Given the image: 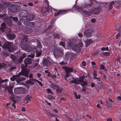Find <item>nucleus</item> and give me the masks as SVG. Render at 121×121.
Masks as SVG:
<instances>
[{
  "label": "nucleus",
  "instance_id": "1",
  "mask_svg": "<svg viewBox=\"0 0 121 121\" xmlns=\"http://www.w3.org/2000/svg\"><path fill=\"white\" fill-rule=\"evenodd\" d=\"M92 3V2L90 1V3L89 4H84L82 5V7L79 6H76L74 8L75 11L80 12V13H82L88 16H90L92 13L96 14L99 13L101 9L99 7L95 8L92 9L91 12L83 10V8H90Z\"/></svg>",
  "mask_w": 121,
  "mask_h": 121
},
{
  "label": "nucleus",
  "instance_id": "2",
  "mask_svg": "<svg viewBox=\"0 0 121 121\" xmlns=\"http://www.w3.org/2000/svg\"><path fill=\"white\" fill-rule=\"evenodd\" d=\"M65 69L66 72V75L65 78V80H67L68 81H69V80H70L69 82L70 83H73L76 84H80L82 86L87 84V82L83 80L84 77L83 76L80 77L78 79H73V77L71 78L70 79L68 78L67 77H69V73L70 72H72L73 69L71 68L66 67H65Z\"/></svg>",
  "mask_w": 121,
  "mask_h": 121
},
{
  "label": "nucleus",
  "instance_id": "3",
  "mask_svg": "<svg viewBox=\"0 0 121 121\" xmlns=\"http://www.w3.org/2000/svg\"><path fill=\"white\" fill-rule=\"evenodd\" d=\"M22 71L20 72L17 75H14L10 78V79L12 81H14L15 80H16L18 79V77L20 75H22L25 76L26 77H28V76L29 74V71L28 69L24 68L21 66Z\"/></svg>",
  "mask_w": 121,
  "mask_h": 121
},
{
  "label": "nucleus",
  "instance_id": "4",
  "mask_svg": "<svg viewBox=\"0 0 121 121\" xmlns=\"http://www.w3.org/2000/svg\"><path fill=\"white\" fill-rule=\"evenodd\" d=\"M83 44L82 43H79L78 44L75 45H73V44H68L67 46L68 47L72 48L73 51L77 52H79L81 51Z\"/></svg>",
  "mask_w": 121,
  "mask_h": 121
},
{
  "label": "nucleus",
  "instance_id": "5",
  "mask_svg": "<svg viewBox=\"0 0 121 121\" xmlns=\"http://www.w3.org/2000/svg\"><path fill=\"white\" fill-rule=\"evenodd\" d=\"M22 36L23 38L25 39V40H23V42H22L21 43L22 48L24 49H25L26 50H28V51H29L30 49V46L26 45L25 43V41H26L27 37L26 35H23Z\"/></svg>",
  "mask_w": 121,
  "mask_h": 121
},
{
  "label": "nucleus",
  "instance_id": "6",
  "mask_svg": "<svg viewBox=\"0 0 121 121\" xmlns=\"http://www.w3.org/2000/svg\"><path fill=\"white\" fill-rule=\"evenodd\" d=\"M93 32V31L91 29L86 30L84 31V35L87 37H90L92 36Z\"/></svg>",
  "mask_w": 121,
  "mask_h": 121
},
{
  "label": "nucleus",
  "instance_id": "7",
  "mask_svg": "<svg viewBox=\"0 0 121 121\" xmlns=\"http://www.w3.org/2000/svg\"><path fill=\"white\" fill-rule=\"evenodd\" d=\"M24 91V88L21 87L15 88L14 90V91L15 93L19 94L23 93Z\"/></svg>",
  "mask_w": 121,
  "mask_h": 121
},
{
  "label": "nucleus",
  "instance_id": "8",
  "mask_svg": "<svg viewBox=\"0 0 121 121\" xmlns=\"http://www.w3.org/2000/svg\"><path fill=\"white\" fill-rule=\"evenodd\" d=\"M70 10H60L58 11L56 13L54 14V15L55 16H57L59 15H62L67 13Z\"/></svg>",
  "mask_w": 121,
  "mask_h": 121
},
{
  "label": "nucleus",
  "instance_id": "9",
  "mask_svg": "<svg viewBox=\"0 0 121 121\" xmlns=\"http://www.w3.org/2000/svg\"><path fill=\"white\" fill-rule=\"evenodd\" d=\"M63 50L62 49H58V48L54 50L53 51V53L55 55H60L62 54V52Z\"/></svg>",
  "mask_w": 121,
  "mask_h": 121
},
{
  "label": "nucleus",
  "instance_id": "10",
  "mask_svg": "<svg viewBox=\"0 0 121 121\" xmlns=\"http://www.w3.org/2000/svg\"><path fill=\"white\" fill-rule=\"evenodd\" d=\"M22 21L24 24L31 27H33L34 25V23L33 22H28L26 21L22 20Z\"/></svg>",
  "mask_w": 121,
  "mask_h": 121
},
{
  "label": "nucleus",
  "instance_id": "11",
  "mask_svg": "<svg viewBox=\"0 0 121 121\" xmlns=\"http://www.w3.org/2000/svg\"><path fill=\"white\" fill-rule=\"evenodd\" d=\"M28 12L25 10H23L21 13L19 14V16L21 17H26L28 15Z\"/></svg>",
  "mask_w": 121,
  "mask_h": 121
},
{
  "label": "nucleus",
  "instance_id": "12",
  "mask_svg": "<svg viewBox=\"0 0 121 121\" xmlns=\"http://www.w3.org/2000/svg\"><path fill=\"white\" fill-rule=\"evenodd\" d=\"M32 62L31 59L29 58H26L24 60V63L26 66H27V64H31Z\"/></svg>",
  "mask_w": 121,
  "mask_h": 121
},
{
  "label": "nucleus",
  "instance_id": "13",
  "mask_svg": "<svg viewBox=\"0 0 121 121\" xmlns=\"http://www.w3.org/2000/svg\"><path fill=\"white\" fill-rule=\"evenodd\" d=\"M116 2L117 3H121V1H119L118 0L115 1H112L109 4L108 6V9H111L113 7V5Z\"/></svg>",
  "mask_w": 121,
  "mask_h": 121
},
{
  "label": "nucleus",
  "instance_id": "14",
  "mask_svg": "<svg viewBox=\"0 0 121 121\" xmlns=\"http://www.w3.org/2000/svg\"><path fill=\"white\" fill-rule=\"evenodd\" d=\"M9 9L12 12H17L16 6L13 5L10 6L9 8Z\"/></svg>",
  "mask_w": 121,
  "mask_h": 121
},
{
  "label": "nucleus",
  "instance_id": "15",
  "mask_svg": "<svg viewBox=\"0 0 121 121\" xmlns=\"http://www.w3.org/2000/svg\"><path fill=\"white\" fill-rule=\"evenodd\" d=\"M92 41L90 39H87L85 41V46L87 47L92 43Z\"/></svg>",
  "mask_w": 121,
  "mask_h": 121
},
{
  "label": "nucleus",
  "instance_id": "16",
  "mask_svg": "<svg viewBox=\"0 0 121 121\" xmlns=\"http://www.w3.org/2000/svg\"><path fill=\"white\" fill-rule=\"evenodd\" d=\"M8 45V46H7L6 48L8 49V50L10 52H13V50L12 47H11V43H9V42L7 43Z\"/></svg>",
  "mask_w": 121,
  "mask_h": 121
},
{
  "label": "nucleus",
  "instance_id": "17",
  "mask_svg": "<svg viewBox=\"0 0 121 121\" xmlns=\"http://www.w3.org/2000/svg\"><path fill=\"white\" fill-rule=\"evenodd\" d=\"M118 30L119 31V33L116 35V38L117 39L118 37L121 35V25H120L118 27Z\"/></svg>",
  "mask_w": 121,
  "mask_h": 121
},
{
  "label": "nucleus",
  "instance_id": "18",
  "mask_svg": "<svg viewBox=\"0 0 121 121\" xmlns=\"http://www.w3.org/2000/svg\"><path fill=\"white\" fill-rule=\"evenodd\" d=\"M1 27L0 29L2 32H4L5 29L6 28V25L3 22L1 24Z\"/></svg>",
  "mask_w": 121,
  "mask_h": 121
},
{
  "label": "nucleus",
  "instance_id": "19",
  "mask_svg": "<svg viewBox=\"0 0 121 121\" xmlns=\"http://www.w3.org/2000/svg\"><path fill=\"white\" fill-rule=\"evenodd\" d=\"M7 37L10 40L13 39L15 37V35L14 34L7 35Z\"/></svg>",
  "mask_w": 121,
  "mask_h": 121
},
{
  "label": "nucleus",
  "instance_id": "20",
  "mask_svg": "<svg viewBox=\"0 0 121 121\" xmlns=\"http://www.w3.org/2000/svg\"><path fill=\"white\" fill-rule=\"evenodd\" d=\"M19 76H18V79L16 80L17 83H19L20 82L26 79L25 78L22 77H19Z\"/></svg>",
  "mask_w": 121,
  "mask_h": 121
},
{
  "label": "nucleus",
  "instance_id": "21",
  "mask_svg": "<svg viewBox=\"0 0 121 121\" xmlns=\"http://www.w3.org/2000/svg\"><path fill=\"white\" fill-rule=\"evenodd\" d=\"M23 56L21 57H20V58L18 60V62H22L24 58L26 57V55L25 54L23 53L22 54Z\"/></svg>",
  "mask_w": 121,
  "mask_h": 121
},
{
  "label": "nucleus",
  "instance_id": "22",
  "mask_svg": "<svg viewBox=\"0 0 121 121\" xmlns=\"http://www.w3.org/2000/svg\"><path fill=\"white\" fill-rule=\"evenodd\" d=\"M50 83V86L51 88H52L53 89L55 90L56 87H57V86L55 85V84H53L52 82H49Z\"/></svg>",
  "mask_w": 121,
  "mask_h": 121
},
{
  "label": "nucleus",
  "instance_id": "23",
  "mask_svg": "<svg viewBox=\"0 0 121 121\" xmlns=\"http://www.w3.org/2000/svg\"><path fill=\"white\" fill-rule=\"evenodd\" d=\"M31 100V99L30 96L29 95H27L26 96V103H28L29 101H30Z\"/></svg>",
  "mask_w": 121,
  "mask_h": 121
},
{
  "label": "nucleus",
  "instance_id": "24",
  "mask_svg": "<svg viewBox=\"0 0 121 121\" xmlns=\"http://www.w3.org/2000/svg\"><path fill=\"white\" fill-rule=\"evenodd\" d=\"M62 89L59 86H57L56 89V92L58 93H61L62 91Z\"/></svg>",
  "mask_w": 121,
  "mask_h": 121
},
{
  "label": "nucleus",
  "instance_id": "25",
  "mask_svg": "<svg viewBox=\"0 0 121 121\" xmlns=\"http://www.w3.org/2000/svg\"><path fill=\"white\" fill-rule=\"evenodd\" d=\"M112 101L110 99H109L107 101V105L109 107L111 106L112 105Z\"/></svg>",
  "mask_w": 121,
  "mask_h": 121
},
{
  "label": "nucleus",
  "instance_id": "26",
  "mask_svg": "<svg viewBox=\"0 0 121 121\" xmlns=\"http://www.w3.org/2000/svg\"><path fill=\"white\" fill-rule=\"evenodd\" d=\"M76 56V54L74 53H70L69 54V56L71 58H74Z\"/></svg>",
  "mask_w": 121,
  "mask_h": 121
},
{
  "label": "nucleus",
  "instance_id": "27",
  "mask_svg": "<svg viewBox=\"0 0 121 121\" xmlns=\"http://www.w3.org/2000/svg\"><path fill=\"white\" fill-rule=\"evenodd\" d=\"M34 79L32 80L31 79L27 82V84L31 85H33L34 84V82H33V80Z\"/></svg>",
  "mask_w": 121,
  "mask_h": 121
},
{
  "label": "nucleus",
  "instance_id": "28",
  "mask_svg": "<svg viewBox=\"0 0 121 121\" xmlns=\"http://www.w3.org/2000/svg\"><path fill=\"white\" fill-rule=\"evenodd\" d=\"M48 98L50 100L54 99L55 98V97L54 96L50 95H48Z\"/></svg>",
  "mask_w": 121,
  "mask_h": 121
},
{
  "label": "nucleus",
  "instance_id": "29",
  "mask_svg": "<svg viewBox=\"0 0 121 121\" xmlns=\"http://www.w3.org/2000/svg\"><path fill=\"white\" fill-rule=\"evenodd\" d=\"M74 94L76 99H79L80 98V96L79 95H77L76 93L75 92H74Z\"/></svg>",
  "mask_w": 121,
  "mask_h": 121
},
{
  "label": "nucleus",
  "instance_id": "30",
  "mask_svg": "<svg viewBox=\"0 0 121 121\" xmlns=\"http://www.w3.org/2000/svg\"><path fill=\"white\" fill-rule=\"evenodd\" d=\"M8 80L7 79H5L4 80H2L0 78V84L3 83L4 82H7Z\"/></svg>",
  "mask_w": 121,
  "mask_h": 121
},
{
  "label": "nucleus",
  "instance_id": "31",
  "mask_svg": "<svg viewBox=\"0 0 121 121\" xmlns=\"http://www.w3.org/2000/svg\"><path fill=\"white\" fill-rule=\"evenodd\" d=\"M10 58L13 61H14L16 59V57L13 55H11L10 57Z\"/></svg>",
  "mask_w": 121,
  "mask_h": 121
},
{
  "label": "nucleus",
  "instance_id": "32",
  "mask_svg": "<svg viewBox=\"0 0 121 121\" xmlns=\"http://www.w3.org/2000/svg\"><path fill=\"white\" fill-rule=\"evenodd\" d=\"M29 17L28 19V20L30 21L32 20L34 18V16L33 15H31L29 16Z\"/></svg>",
  "mask_w": 121,
  "mask_h": 121
},
{
  "label": "nucleus",
  "instance_id": "33",
  "mask_svg": "<svg viewBox=\"0 0 121 121\" xmlns=\"http://www.w3.org/2000/svg\"><path fill=\"white\" fill-rule=\"evenodd\" d=\"M103 54L104 55L106 56H108L110 55V53L109 52H103Z\"/></svg>",
  "mask_w": 121,
  "mask_h": 121
},
{
  "label": "nucleus",
  "instance_id": "34",
  "mask_svg": "<svg viewBox=\"0 0 121 121\" xmlns=\"http://www.w3.org/2000/svg\"><path fill=\"white\" fill-rule=\"evenodd\" d=\"M101 69H103L105 71L107 70V69L105 68V67L103 65H100V68Z\"/></svg>",
  "mask_w": 121,
  "mask_h": 121
},
{
  "label": "nucleus",
  "instance_id": "35",
  "mask_svg": "<svg viewBox=\"0 0 121 121\" xmlns=\"http://www.w3.org/2000/svg\"><path fill=\"white\" fill-rule=\"evenodd\" d=\"M33 81L34 82H37L41 86L42 85V82L37 79H34L33 80Z\"/></svg>",
  "mask_w": 121,
  "mask_h": 121
},
{
  "label": "nucleus",
  "instance_id": "36",
  "mask_svg": "<svg viewBox=\"0 0 121 121\" xmlns=\"http://www.w3.org/2000/svg\"><path fill=\"white\" fill-rule=\"evenodd\" d=\"M47 91L48 92V93L49 94L50 93L52 95H53V94L52 91H51L50 89H47Z\"/></svg>",
  "mask_w": 121,
  "mask_h": 121
},
{
  "label": "nucleus",
  "instance_id": "37",
  "mask_svg": "<svg viewBox=\"0 0 121 121\" xmlns=\"http://www.w3.org/2000/svg\"><path fill=\"white\" fill-rule=\"evenodd\" d=\"M59 45L62 46L64 48L65 46V43L62 42H60Z\"/></svg>",
  "mask_w": 121,
  "mask_h": 121
},
{
  "label": "nucleus",
  "instance_id": "38",
  "mask_svg": "<svg viewBox=\"0 0 121 121\" xmlns=\"http://www.w3.org/2000/svg\"><path fill=\"white\" fill-rule=\"evenodd\" d=\"M12 21L11 20H10L9 21V22H8V21H7V22L6 23L7 24V25L9 26H10L12 24Z\"/></svg>",
  "mask_w": 121,
  "mask_h": 121
},
{
  "label": "nucleus",
  "instance_id": "39",
  "mask_svg": "<svg viewBox=\"0 0 121 121\" xmlns=\"http://www.w3.org/2000/svg\"><path fill=\"white\" fill-rule=\"evenodd\" d=\"M18 18L17 17H13V20L15 22H17V20Z\"/></svg>",
  "mask_w": 121,
  "mask_h": 121
},
{
  "label": "nucleus",
  "instance_id": "40",
  "mask_svg": "<svg viewBox=\"0 0 121 121\" xmlns=\"http://www.w3.org/2000/svg\"><path fill=\"white\" fill-rule=\"evenodd\" d=\"M93 74L94 77H96L97 75V74L96 73V71L95 70H94L93 73Z\"/></svg>",
  "mask_w": 121,
  "mask_h": 121
},
{
  "label": "nucleus",
  "instance_id": "41",
  "mask_svg": "<svg viewBox=\"0 0 121 121\" xmlns=\"http://www.w3.org/2000/svg\"><path fill=\"white\" fill-rule=\"evenodd\" d=\"M98 54V53L96 51L92 55V56L95 57Z\"/></svg>",
  "mask_w": 121,
  "mask_h": 121
},
{
  "label": "nucleus",
  "instance_id": "42",
  "mask_svg": "<svg viewBox=\"0 0 121 121\" xmlns=\"http://www.w3.org/2000/svg\"><path fill=\"white\" fill-rule=\"evenodd\" d=\"M6 65L3 64H0V68H1L3 67H5Z\"/></svg>",
  "mask_w": 121,
  "mask_h": 121
},
{
  "label": "nucleus",
  "instance_id": "43",
  "mask_svg": "<svg viewBox=\"0 0 121 121\" xmlns=\"http://www.w3.org/2000/svg\"><path fill=\"white\" fill-rule=\"evenodd\" d=\"M44 102L47 104L49 106H50L51 104L48 102L47 100H45L44 101Z\"/></svg>",
  "mask_w": 121,
  "mask_h": 121
},
{
  "label": "nucleus",
  "instance_id": "44",
  "mask_svg": "<svg viewBox=\"0 0 121 121\" xmlns=\"http://www.w3.org/2000/svg\"><path fill=\"white\" fill-rule=\"evenodd\" d=\"M36 55L37 56H39L41 54V53L40 52H39L38 51H36Z\"/></svg>",
  "mask_w": 121,
  "mask_h": 121
},
{
  "label": "nucleus",
  "instance_id": "45",
  "mask_svg": "<svg viewBox=\"0 0 121 121\" xmlns=\"http://www.w3.org/2000/svg\"><path fill=\"white\" fill-rule=\"evenodd\" d=\"M91 22L92 23H94L96 21L95 19L94 18H92L91 20Z\"/></svg>",
  "mask_w": 121,
  "mask_h": 121
},
{
  "label": "nucleus",
  "instance_id": "46",
  "mask_svg": "<svg viewBox=\"0 0 121 121\" xmlns=\"http://www.w3.org/2000/svg\"><path fill=\"white\" fill-rule=\"evenodd\" d=\"M4 4L7 6H9L10 5V3L7 2L5 3Z\"/></svg>",
  "mask_w": 121,
  "mask_h": 121
},
{
  "label": "nucleus",
  "instance_id": "47",
  "mask_svg": "<svg viewBox=\"0 0 121 121\" xmlns=\"http://www.w3.org/2000/svg\"><path fill=\"white\" fill-rule=\"evenodd\" d=\"M16 103L15 101H14L13 103L12 104V105L14 107V108H16V106L15 105V104Z\"/></svg>",
  "mask_w": 121,
  "mask_h": 121
},
{
  "label": "nucleus",
  "instance_id": "48",
  "mask_svg": "<svg viewBox=\"0 0 121 121\" xmlns=\"http://www.w3.org/2000/svg\"><path fill=\"white\" fill-rule=\"evenodd\" d=\"M94 78L95 79H97V80L98 81H99L100 80V78H97L96 77H94Z\"/></svg>",
  "mask_w": 121,
  "mask_h": 121
},
{
  "label": "nucleus",
  "instance_id": "49",
  "mask_svg": "<svg viewBox=\"0 0 121 121\" xmlns=\"http://www.w3.org/2000/svg\"><path fill=\"white\" fill-rule=\"evenodd\" d=\"M82 65L84 66H85L86 65V62L84 61L82 62Z\"/></svg>",
  "mask_w": 121,
  "mask_h": 121
},
{
  "label": "nucleus",
  "instance_id": "50",
  "mask_svg": "<svg viewBox=\"0 0 121 121\" xmlns=\"http://www.w3.org/2000/svg\"><path fill=\"white\" fill-rule=\"evenodd\" d=\"M117 99L118 100H121V97L120 96H118L117 97Z\"/></svg>",
  "mask_w": 121,
  "mask_h": 121
},
{
  "label": "nucleus",
  "instance_id": "51",
  "mask_svg": "<svg viewBox=\"0 0 121 121\" xmlns=\"http://www.w3.org/2000/svg\"><path fill=\"white\" fill-rule=\"evenodd\" d=\"M78 35L80 37H82L83 36V34L82 33H79Z\"/></svg>",
  "mask_w": 121,
  "mask_h": 121
},
{
  "label": "nucleus",
  "instance_id": "52",
  "mask_svg": "<svg viewBox=\"0 0 121 121\" xmlns=\"http://www.w3.org/2000/svg\"><path fill=\"white\" fill-rule=\"evenodd\" d=\"M45 2L46 3V4L48 6L49 3L48 2V1L47 0H45Z\"/></svg>",
  "mask_w": 121,
  "mask_h": 121
},
{
  "label": "nucleus",
  "instance_id": "53",
  "mask_svg": "<svg viewBox=\"0 0 121 121\" xmlns=\"http://www.w3.org/2000/svg\"><path fill=\"white\" fill-rule=\"evenodd\" d=\"M46 75H47V76H50L51 75V74L49 72H48L47 73H46Z\"/></svg>",
  "mask_w": 121,
  "mask_h": 121
},
{
  "label": "nucleus",
  "instance_id": "54",
  "mask_svg": "<svg viewBox=\"0 0 121 121\" xmlns=\"http://www.w3.org/2000/svg\"><path fill=\"white\" fill-rule=\"evenodd\" d=\"M98 53V54L99 53H100V54H101V50L100 49H98L97 51H96Z\"/></svg>",
  "mask_w": 121,
  "mask_h": 121
},
{
  "label": "nucleus",
  "instance_id": "55",
  "mask_svg": "<svg viewBox=\"0 0 121 121\" xmlns=\"http://www.w3.org/2000/svg\"><path fill=\"white\" fill-rule=\"evenodd\" d=\"M91 86L92 87H94L95 86V83H94L92 82L91 83Z\"/></svg>",
  "mask_w": 121,
  "mask_h": 121
},
{
  "label": "nucleus",
  "instance_id": "56",
  "mask_svg": "<svg viewBox=\"0 0 121 121\" xmlns=\"http://www.w3.org/2000/svg\"><path fill=\"white\" fill-rule=\"evenodd\" d=\"M0 8L1 9H4V7L3 5H0Z\"/></svg>",
  "mask_w": 121,
  "mask_h": 121
},
{
  "label": "nucleus",
  "instance_id": "57",
  "mask_svg": "<svg viewBox=\"0 0 121 121\" xmlns=\"http://www.w3.org/2000/svg\"><path fill=\"white\" fill-rule=\"evenodd\" d=\"M105 51H110L109 50V49L108 47H106V48H105Z\"/></svg>",
  "mask_w": 121,
  "mask_h": 121
},
{
  "label": "nucleus",
  "instance_id": "58",
  "mask_svg": "<svg viewBox=\"0 0 121 121\" xmlns=\"http://www.w3.org/2000/svg\"><path fill=\"white\" fill-rule=\"evenodd\" d=\"M28 5L30 6H32L33 5V4L32 3H29L28 4Z\"/></svg>",
  "mask_w": 121,
  "mask_h": 121
},
{
  "label": "nucleus",
  "instance_id": "59",
  "mask_svg": "<svg viewBox=\"0 0 121 121\" xmlns=\"http://www.w3.org/2000/svg\"><path fill=\"white\" fill-rule=\"evenodd\" d=\"M101 49L103 51H105V47H102L101 48Z\"/></svg>",
  "mask_w": 121,
  "mask_h": 121
},
{
  "label": "nucleus",
  "instance_id": "60",
  "mask_svg": "<svg viewBox=\"0 0 121 121\" xmlns=\"http://www.w3.org/2000/svg\"><path fill=\"white\" fill-rule=\"evenodd\" d=\"M34 56H35V55L34 54H33V55H29V57H31L32 58H33L34 57Z\"/></svg>",
  "mask_w": 121,
  "mask_h": 121
},
{
  "label": "nucleus",
  "instance_id": "61",
  "mask_svg": "<svg viewBox=\"0 0 121 121\" xmlns=\"http://www.w3.org/2000/svg\"><path fill=\"white\" fill-rule=\"evenodd\" d=\"M65 98H61L60 100V103L61 102V101L62 100H65Z\"/></svg>",
  "mask_w": 121,
  "mask_h": 121
},
{
  "label": "nucleus",
  "instance_id": "62",
  "mask_svg": "<svg viewBox=\"0 0 121 121\" xmlns=\"http://www.w3.org/2000/svg\"><path fill=\"white\" fill-rule=\"evenodd\" d=\"M44 71L46 73H47L49 72L48 71V69H46V70H45Z\"/></svg>",
  "mask_w": 121,
  "mask_h": 121
},
{
  "label": "nucleus",
  "instance_id": "63",
  "mask_svg": "<svg viewBox=\"0 0 121 121\" xmlns=\"http://www.w3.org/2000/svg\"><path fill=\"white\" fill-rule=\"evenodd\" d=\"M32 75L30 73L29 74V78H32Z\"/></svg>",
  "mask_w": 121,
  "mask_h": 121
},
{
  "label": "nucleus",
  "instance_id": "64",
  "mask_svg": "<svg viewBox=\"0 0 121 121\" xmlns=\"http://www.w3.org/2000/svg\"><path fill=\"white\" fill-rule=\"evenodd\" d=\"M107 121H112V119L111 118H110L107 120Z\"/></svg>",
  "mask_w": 121,
  "mask_h": 121
}]
</instances>
